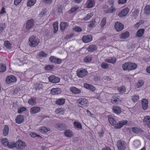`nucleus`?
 <instances>
[{
	"label": "nucleus",
	"instance_id": "nucleus-63",
	"mask_svg": "<svg viewBox=\"0 0 150 150\" xmlns=\"http://www.w3.org/2000/svg\"><path fill=\"white\" fill-rule=\"evenodd\" d=\"M143 84V83L141 81H139L137 83V86L138 88L141 87Z\"/></svg>",
	"mask_w": 150,
	"mask_h": 150
},
{
	"label": "nucleus",
	"instance_id": "nucleus-9",
	"mask_svg": "<svg viewBox=\"0 0 150 150\" xmlns=\"http://www.w3.org/2000/svg\"><path fill=\"white\" fill-rule=\"evenodd\" d=\"M17 81L16 77L13 75L8 76L6 80V82L7 84L16 82Z\"/></svg>",
	"mask_w": 150,
	"mask_h": 150
},
{
	"label": "nucleus",
	"instance_id": "nucleus-1",
	"mask_svg": "<svg viewBox=\"0 0 150 150\" xmlns=\"http://www.w3.org/2000/svg\"><path fill=\"white\" fill-rule=\"evenodd\" d=\"M40 42V40L33 35L30 37L28 39V45L32 47H36Z\"/></svg>",
	"mask_w": 150,
	"mask_h": 150
},
{
	"label": "nucleus",
	"instance_id": "nucleus-41",
	"mask_svg": "<svg viewBox=\"0 0 150 150\" xmlns=\"http://www.w3.org/2000/svg\"><path fill=\"white\" fill-rule=\"evenodd\" d=\"M144 13L146 14H149L150 13V6L146 5L144 9Z\"/></svg>",
	"mask_w": 150,
	"mask_h": 150
},
{
	"label": "nucleus",
	"instance_id": "nucleus-3",
	"mask_svg": "<svg viewBox=\"0 0 150 150\" xmlns=\"http://www.w3.org/2000/svg\"><path fill=\"white\" fill-rule=\"evenodd\" d=\"M78 106L81 107H83L88 104V100L85 98H80L77 100Z\"/></svg>",
	"mask_w": 150,
	"mask_h": 150
},
{
	"label": "nucleus",
	"instance_id": "nucleus-28",
	"mask_svg": "<svg viewBox=\"0 0 150 150\" xmlns=\"http://www.w3.org/2000/svg\"><path fill=\"white\" fill-rule=\"evenodd\" d=\"M65 103V99L63 98H59L57 99L56 101V103L58 105H61Z\"/></svg>",
	"mask_w": 150,
	"mask_h": 150
},
{
	"label": "nucleus",
	"instance_id": "nucleus-7",
	"mask_svg": "<svg viewBox=\"0 0 150 150\" xmlns=\"http://www.w3.org/2000/svg\"><path fill=\"white\" fill-rule=\"evenodd\" d=\"M49 81L53 83H59L60 80V78L55 76L54 75H52L48 77Z\"/></svg>",
	"mask_w": 150,
	"mask_h": 150
},
{
	"label": "nucleus",
	"instance_id": "nucleus-47",
	"mask_svg": "<svg viewBox=\"0 0 150 150\" xmlns=\"http://www.w3.org/2000/svg\"><path fill=\"white\" fill-rule=\"evenodd\" d=\"M132 100L134 102L137 101L139 98L138 95H134L132 96Z\"/></svg>",
	"mask_w": 150,
	"mask_h": 150
},
{
	"label": "nucleus",
	"instance_id": "nucleus-54",
	"mask_svg": "<svg viewBox=\"0 0 150 150\" xmlns=\"http://www.w3.org/2000/svg\"><path fill=\"white\" fill-rule=\"evenodd\" d=\"M93 16V14L92 13H89L87 14L86 16L83 18V20L85 21L89 19L91 17Z\"/></svg>",
	"mask_w": 150,
	"mask_h": 150
},
{
	"label": "nucleus",
	"instance_id": "nucleus-58",
	"mask_svg": "<svg viewBox=\"0 0 150 150\" xmlns=\"http://www.w3.org/2000/svg\"><path fill=\"white\" fill-rule=\"evenodd\" d=\"M30 135L32 137H36L37 136L40 138H42V137L41 136L37 134L34 132L31 133L30 134Z\"/></svg>",
	"mask_w": 150,
	"mask_h": 150
},
{
	"label": "nucleus",
	"instance_id": "nucleus-51",
	"mask_svg": "<svg viewBox=\"0 0 150 150\" xmlns=\"http://www.w3.org/2000/svg\"><path fill=\"white\" fill-rule=\"evenodd\" d=\"M8 147L9 148H16V143H9Z\"/></svg>",
	"mask_w": 150,
	"mask_h": 150
},
{
	"label": "nucleus",
	"instance_id": "nucleus-49",
	"mask_svg": "<svg viewBox=\"0 0 150 150\" xmlns=\"http://www.w3.org/2000/svg\"><path fill=\"white\" fill-rule=\"evenodd\" d=\"M119 92L121 93H125V89L124 86H122L118 88Z\"/></svg>",
	"mask_w": 150,
	"mask_h": 150
},
{
	"label": "nucleus",
	"instance_id": "nucleus-59",
	"mask_svg": "<svg viewBox=\"0 0 150 150\" xmlns=\"http://www.w3.org/2000/svg\"><path fill=\"white\" fill-rule=\"evenodd\" d=\"M87 50L89 52H92L94 50V45H90L87 48Z\"/></svg>",
	"mask_w": 150,
	"mask_h": 150
},
{
	"label": "nucleus",
	"instance_id": "nucleus-30",
	"mask_svg": "<svg viewBox=\"0 0 150 150\" xmlns=\"http://www.w3.org/2000/svg\"><path fill=\"white\" fill-rule=\"evenodd\" d=\"M93 0H88L86 4V7L88 8H91L93 6Z\"/></svg>",
	"mask_w": 150,
	"mask_h": 150
},
{
	"label": "nucleus",
	"instance_id": "nucleus-64",
	"mask_svg": "<svg viewBox=\"0 0 150 150\" xmlns=\"http://www.w3.org/2000/svg\"><path fill=\"white\" fill-rule=\"evenodd\" d=\"M126 2L127 0H118V3L119 4H123L125 3Z\"/></svg>",
	"mask_w": 150,
	"mask_h": 150
},
{
	"label": "nucleus",
	"instance_id": "nucleus-33",
	"mask_svg": "<svg viewBox=\"0 0 150 150\" xmlns=\"http://www.w3.org/2000/svg\"><path fill=\"white\" fill-rule=\"evenodd\" d=\"M58 23L57 22H54L53 24L54 30L53 32L54 33H56L58 30Z\"/></svg>",
	"mask_w": 150,
	"mask_h": 150
},
{
	"label": "nucleus",
	"instance_id": "nucleus-40",
	"mask_svg": "<svg viewBox=\"0 0 150 150\" xmlns=\"http://www.w3.org/2000/svg\"><path fill=\"white\" fill-rule=\"evenodd\" d=\"M55 112L57 114L62 115L64 113V110L62 108H58L56 110Z\"/></svg>",
	"mask_w": 150,
	"mask_h": 150
},
{
	"label": "nucleus",
	"instance_id": "nucleus-42",
	"mask_svg": "<svg viewBox=\"0 0 150 150\" xmlns=\"http://www.w3.org/2000/svg\"><path fill=\"white\" fill-rule=\"evenodd\" d=\"M7 138H4L1 140V143L4 146H8L9 143L7 141Z\"/></svg>",
	"mask_w": 150,
	"mask_h": 150
},
{
	"label": "nucleus",
	"instance_id": "nucleus-48",
	"mask_svg": "<svg viewBox=\"0 0 150 150\" xmlns=\"http://www.w3.org/2000/svg\"><path fill=\"white\" fill-rule=\"evenodd\" d=\"M5 28V25L4 23H0V33L3 32Z\"/></svg>",
	"mask_w": 150,
	"mask_h": 150
},
{
	"label": "nucleus",
	"instance_id": "nucleus-34",
	"mask_svg": "<svg viewBox=\"0 0 150 150\" xmlns=\"http://www.w3.org/2000/svg\"><path fill=\"white\" fill-rule=\"evenodd\" d=\"M6 69V67L5 64L0 63V72H3Z\"/></svg>",
	"mask_w": 150,
	"mask_h": 150
},
{
	"label": "nucleus",
	"instance_id": "nucleus-20",
	"mask_svg": "<svg viewBox=\"0 0 150 150\" xmlns=\"http://www.w3.org/2000/svg\"><path fill=\"white\" fill-rule=\"evenodd\" d=\"M112 110L114 113L119 114L121 112V110L120 108L118 106H114L112 108Z\"/></svg>",
	"mask_w": 150,
	"mask_h": 150
},
{
	"label": "nucleus",
	"instance_id": "nucleus-17",
	"mask_svg": "<svg viewBox=\"0 0 150 150\" xmlns=\"http://www.w3.org/2000/svg\"><path fill=\"white\" fill-rule=\"evenodd\" d=\"M129 11V9L128 8H125L122 10L121 12L119 13L118 16L120 17H122L126 16Z\"/></svg>",
	"mask_w": 150,
	"mask_h": 150
},
{
	"label": "nucleus",
	"instance_id": "nucleus-53",
	"mask_svg": "<svg viewBox=\"0 0 150 150\" xmlns=\"http://www.w3.org/2000/svg\"><path fill=\"white\" fill-rule=\"evenodd\" d=\"M102 68L104 69H107L109 67V64L105 63H102L101 65Z\"/></svg>",
	"mask_w": 150,
	"mask_h": 150
},
{
	"label": "nucleus",
	"instance_id": "nucleus-19",
	"mask_svg": "<svg viewBox=\"0 0 150 150\" xmlns=\"http://www.w3.org/2000/svg\"><path fill=\"white\" fill-rule=\"evenodd\" d=\"M142 108L144 110H146L148 107V100L146 99H143L142 101Z\"/></svg>",
	"mask_w": 150,
	"mask_h": 150
},
{
	"label": "nucleus",
	"instance_id": "nucleus-15",
	"mask_svg": "<svg viewBox=\"0 0 150 150\" xmlns=\"http://www.w3.org/2000/svg\"><path fill=\"white\" fill-rule=\"evenodd\" d=\"M92 40V36L90 35H84L82 38V40L83 42L87 43L91 41Z\"/></svg>",
	"mask_w": 150,
	"mask_h": 150
},
{
	"label": "nucleus",
	"instance_id": "nucleus-31",
	"mask_svg": "<svg viewBox=\"0 0 150 150\" xmlns=\"http://www.w3.org/2000/svg\"><path fill=\"white\" fill-rule=\"evenodd\" d=\"M74 126L78 128L79 129H81L82 128V126L81 124L78 122L74 121Z\"/></svg>",
	"mask_w": 150,
	"mask_h": 150
},
{
	"label": "nucleus",
	"instance_id": "nucleus-44",
	"mask_svg": "<svg viewBox=\"0 0 150 150\" xmlns=\"http://www.w3.org/2000/svg\"><path fill=\"white\" fill-rule=\"evenodd\" d=\"M11 45L10 42L8 41H5L4 45L8 49H11Z\"/></svg>",
	"mask_w": 150,
	"mask_h": 150
},
{
	"label": "nucleus",
	"instance_id": "nucleus-55",
	"mask_svg": "<svg viewBox=\"0 0 150 150\" xmlns=\"http://www.w3.org/2000/svg\"><path fill=\"white\" fill-rule=\"evenodd\" d=\"M47 54L45 53L43 51H41L39 53L38 56L40 57H46Z\"/></svg>",
	"mask_w": 150,
	"mask_h": 150
},
{
	"label": "nucleus",
	"instance_id": "nucleus-26",
	"mask_svg": "<svg viewBox=\"0 0 150 150\" xmlns=\"http://www.w3.org/2000/svg\"><path fill=\"white\" fill-rule=\"evenodd\" d=\"M9 127L7 125H5L4 128L3 129V134L4 136H6L8 133Z\"/></svg>",
	"mask_w": 150,
	"mask_h": 150
},
{
	"label": "nucleus",
	"instance_id": "nucleus-21",
	"mask_svg": "<svg viewBox=\"0 0 150 150\" xmlns=\"http://www.w3.org/2000/svg\"><path fill=\"white\" fill-rule=\"evenodd\" d=\"M16 123L18 124L21 123L24 120L23 117L21 115H19L16 119Z\"/></svg>",
	"mask_w": 150,
	"mask_h": 150
},
{
	"label": "nucleus",
	"instance_id": "nucleus-23",
	"mask_svg": "<svg viewBox=\"0 0 150 150\" xmlns=\"http://www.w3.org/2000/svg\"><path fill=\"white\" fill-rule=\"evenodd\" d=\"M36 99L34 97H32L28 100V103L30 105H34L36 104Z\"/></svg>",
	"mask_w": 150,
	"mask_h": 150
},
{
	"label": "nucleus",
	"instance_id": "nucleus-36",
	"mask_svg": "<svg viewBox=\"0 0 150 150\" xmlns=\"http://www.w3.org/2000/svg\"><path fill=\"white\" fill-rule=\"evenodd\" d=\"M105 61L106 62L114 64L116 62V59L114 58H111V59H105Z\"/></svg>",
	"mask_w": 150,
	"mask_h": 150
},
{
	"label": "nucleus",
	"instance_id": "nucleus-61",
	"mask_svg": "<svg viewBox=\"0 0 150 150\" xmlns=\"http://www.w3.org/2000/svg\"><path fill=\"white\" fill-rule=\"evenodd\" d=\"M26 110V108L24 107H23L18 109V112L19 113H21L23 111L25 110Z\"/></svg>",
	"mask_w": 150,
	"mask_h": 150
},
{
	"label": "nucleus",
	"instance_id": "nucleus-43",
	"mask_svg": "<svg viewBox=\"0 0 150 150\" xmlns=\"http://www.w3.org/2000/svg\"><path fill=\"white\" fill-rule=\"evenodd\" d=\"M108 120L109 122L113 125H114L116 124V121L112 117H109Z\"/></svg>",
	"mask_w": 150,
	"mask_h": 150
},
{
	"label": "nucleus",
	"instance_id": "nucleus-29",
	"mask_svg": "<svg viewBox=\"0 0 150 150\" xmlns=\"http://www.w3.org/2000/svg\"><path fill=\"white\" fill-rule=\"evenodd\" d=\"M84 87L88 89L91 90L92 91H94V87L93 86L87 83H85L84 84Z\"/></svg>",
	"mask_w": 150,
	"mask_h": 150
},
{
	"label": "nucleus",
	"instance_id": "nucleus-50",
	"mask_svg": "<svg viewBox=\"0 0 150 150\" xmlns=\"http://www.w3.org/2000/svg\"><path fill=\"white\" fill-rule=\"evenodd\" d=\"M91 58L90 56H87L86 57L83 59L84 61L85 62H88L91 61Z\"/></svg>",
	"mask_w": 150,
	"mask_h": 150
},
{
	"label": "nucleus",
	"instance_id": "nucleus-22",
	"mask_svg": "<svg viewBox=\"0 0 150 150\" xmlns=\"http://www.w3.org/2000/svg\"><path fill=\"white\" fill-rule=\"evenodd\" d=\"M55 127L56 128L59 129L60 130H62L66 128V126L63 124L59 123V124L56 125H55Z\"/></svg>",
	"mask_w": 150,
	"mask_h": 150
},
{
	"label": "nucleus",
	"instance_id": "nucleus-4",
	"mask_svg": "<svg viewBox=\"0 0 150 150\" xmlns=\"http://www.w3.org/2000/svg\"><path fill=\"white\" fill-rule=\"evenodd\" d=\"M16 148L19 150L23 149L26 146L25 143L21 140H19L16 142Z\"/></svg>",
	"mask_w": 150,
	"mask_h": 150
},
{
	"label": "nucleus",
	"instance_id": "nucleus-32",
	"mask_svg": "<svg viewBox=\"0 0 150 150\" xmlns=\"http://www.w3.org/2000/svg\"><path fill=\"white\" fill-rule=\"evenodd\" d=\"M43 86L42 84L40 83H36L34 85V87L35 89L36 90H39L42 89Z\"/></svg>",
	"mask_w": 150,
	"mask_h": 150
},
{
	"label": "nucleus",
	"instance_id": "nucleus-37",
	"mask_svg": "<svg viewBox=\"0 0 150 150\" xmlns=\"http://www.w3.org/2000/svg\"><path fill=\"white\" fill-rule=\"evenodd\" d=\"M64 134L67 137H71L72 136V133L71 131L67 130L64 132Z\"/></svg>",
	"mask_w": 150,
	"mask_h": 150
},
{
	"label": "nucleus",
	"instance_id": "nucleus-13",
	"mask_svg": "<svg viewBox=\"0 0 150 150\" xmlns=\"http://www.w3.org/2000/svg\"><path fill=\"white\" fill-rule=\"evenodd\" d=\"M115 27L117 31H120L123 29L124 25L121 23L117 22L115 23Z\"/></svg>",
	"mask_w": 150,
	"mask_h": 150
},
{
	"label": "nucleus",
	"instance_id": "nucleus-39",
	"mask_svg": "<svg viewBox=\"0 0 150 150\" xmlns=\"http://www.w3.org/2000/svg\"><path fill=\"white\" fill-rule=\"evenodd\" d=\"M36 1V0H28L27 5L28 6H31L34 4Z\"/></svg>",
	"mask_w": 150,
	"mask_h": 150
},
{
	"label": "nucleus",
	"instance_id": "nucleus-45",
	"mask_svg": "<svg viewBox=\"0 0 150 150\" xmlns=\"http://www.w3.org/2000/svg\"><path fill=\"white\" fill-rule=\"evenodd\" d=\"M106 21V18L105 17H104L102 19L100 23V25L101 27L103 28L105 25Z\"/></svg>",
	"mask_w": 150,
	"mask_h": 150
},
{
	"label": "nucleus",
	"instance_id": "nucleus-14",
	"mask_svg": "<svg viewBox=\"0 0 150 150\" xmlns=\"http://www.w3.org/2000/svg\"><path fill=\"white\" fill-rule=\"evenodd\" d=\"M143 122L144 125L150 128V116H145L143 119Z\"/></svg>",
	"mask_w": 150,
	"mask_h": 150
},
{
	"label": "nucleus",
	"instance_id": "nucleus-24",
	"mask_svg": "<svg viewBox=\"0 0 150 150\" xmlns=\"http://www.w3.org/2000/svg\"><path fill=\"white\" fill-rule=\"evenodd\" d=\"M70 90L72 93L75 94L80 93L81 91L80 90L77 88L75 87H72L70 88Z\"/></svg>",
	"mask_w": 150,
	"mask_h": 150
},
{
	"label": "nucleus",
	"instance_id": "nucleus-56",
	"mask_svg": "<svg viewBox=\"0 0 150 150\" xmlns=\"http://www.w3.org/2000/svg\"><path fill=\"white\" fill-rule=\"evenodd\" d=\"M119 99H117L116 98V99H114L113 98H112L111 99V102L113 104H117L118 103V101Z\"/></svg>",
	"mask_w": 150,
	"mask_h": 150
},
{
	"label": "nucleus",
	"instance_id": "nucleus-16",
	"mask_svg": "<svg viewBox=\"0 0 150 150\" xmlns=\"http://www.w3.org/2000/svg\"><path fill=\"white\" fill-rule=\"evenodd\" d=\"M40 110L39 107L35 106L31 108L30 112L32 114H35L39 112Z\"/></svg>",
	"mask_w": 150,
	"mask_h": 150
},
{
	"label": "nucleus",
	"instance_id": "nucleus-10",
	"mask_svg": "<svg viewBox=\"0 0 150 150\" xmlns=\"http://www.w3.org/2000/svg\"><path fill=\"white\" fill-rule=\"evenodd\" d=\"M49 60L52 62L59 64L62 62V60L54 56H52L49 58Z\"/></svg>",
	"mask_w": 150,
	"mask_h": 150
},
{
	"label": "nucleus",
	"instance_id": "nucleus-11",
	"mask_svg": "<svg viewBox=\"0 0 150 150\" xmlns=\"http://www.w3.org/2000/svg\"><path fill=\"white\" fill-rule=\"evenodd\" d=\"M127 121L124 120L120 121L119 123L115 125V129H119L121 128L123 126L127 124Z\"/></svg>",
	"mask_w": 150,
	"mask_h": 150
},
{
	"label": "nucleus",
	"instance_id": "nucleus-25",
	"mask_svg": "<svg viewBox=\"0 0 150 150\" xmlns=\"http://www.w3.org/2000/svg\"><path fill=\"white\" fill-rule=\"evenodd\" d=\"M68 26V24L67 23L61 22L60 24V29L62 31H64Z\"/></svg>",
	"mask_w": 150,
	"mask_h": 150
},
{
	"label": "nucleus",
	"instance_id": "nucleus-46",
	"mask_svg": "<svg viewBox=\"0 0 150 150\" xmlns=\"http://www.w3.org/2000/svg\"><path fill=\"white\" fill-rule=\"evenodd\" d=\"M54 67L53 65H48L46 66L45 67V69L47 71L52 70Z\"/></svg>",
	"mask_w": 150,
	"mask_h": 150
},
{
	"label": "nucleus",
	"instance_id": "nucleus-60",
	"mask_svg": "<svg viewBox=\"0 0 150 150\" xmlns=\"http://www.w3.org/2000/svg\"><path fill=\"white\" fill-rule=\"evenodd\" d=\"M79 7L76 6H75L73 8H71V13H73L74 12H75L77 10H78V9L79 8Z\"/></svg>",
	"mask_w": 150,
	"mask_h": 150
},
{
	"label": "nucleus",
	"instance_id": "nucleus-52",
	"mask_svg": "<svg viewBox=\"0 0 150 150\" xmlns=\"http://www.w3.org/2000/svg\"><path fill=\"white\" fill-rule=\"evenodd\" d=\"M132 130L134 133H138L141 130L137 127H133L132 128Z\"/></svg>",
	"mask_w": 150,
	"mask_h": 150
},
{
	"label": "nucleus",
	"instance_id": "nucleus-6",
	"mask_svg": "<svg viewBox=\"0 0 150 150\" xmlns=\"http://www.w3.org/2000/svg\"><path fill=\"white\" fill-rule=\"evenodd\" d=\"M108 3L109 5H112L110 8H109L105 12L106 13H112L114 12L116 10L115 8L113 6L114 1L113 0H108Z\"/></svg>",
	"mask_w": 150,
	"mask_h": 150
},
{
	"label": "nucleus",
	"instance_id": "nucleus-27",
	"mask_svg": "<svg viewBox=\"0 0 150 150\" xmlns=\"http://www.w3.org/2000/svg\"><path fill=\"white\" fill-rule=\"evenodd\" d=\"M129 32L126 31L125 33H122L120 35V38L124 39L127 38L129 36Z\"/></svg>",
	"mask_w": 150,
	"mask_h": 150
},
{
	"label": "nucleus",
	"instance_id": "nucleus-8",
	"mask_svg": "<svg viewBox=\"0 0 150 150\" xmlns=\"http://www.w3.org/2000/svg\"><path fill=\"white\" fill-rule=\"evenodd\" d=\"M87 74V71L85 69L78 70L77 71V75L81 78Z\"/></svg>",
	"mask_w": 150,
	"mask_h": 150
},
{
	"label": "nucleus",
	"instance_id": "nucleus-18",
	"mask_svg": "<svg viewBox=\"0 0 150 150\" xmlns=\"http://www.w3.org/2000/svg\"><path fill=\"white\" fill-rule=\"evenodd\" d=\"M61 92V89L59 88H52L51 91V94L54 95L60 93Z\"/></svg>",
	"mask_w": 150,
	"mask_h": 150
},
{
	"label": "nucleus",
	"instance_id": "nucleus-38",
	"mask_svg": "<svg viewBox=\"0 0 150 150\" xmlns=\"http://www.w3.org/2000/svg\"><path fill=\"white\" fill-rule=\"evenodd\" d=\"M40 130L42 132H47L49 131H50V129L49 128L45 127H41L40 128Z\"/></svg>",
	"mask_w": 150,
	"mask_h": 150
},
{
	"label": "nucleus",
	"instance_id": "nucleus-2",
	"mask_svg": "<svg viewBox=\"0 0 150 150\" xmlns=\"http://www.w3.org/2000/svg\"><path fill=\"white\" fill-rule=\"evenodd\" d=\"M137 67V64L127 62L122 65V68L124 71L131 70L136 69Z\"/></svg>",
	"mask_w": 150,
	"mask_h": 150
},
{
	"label": "nucleus",
	"instance_id": "nucleus-62",
	"mask_svg": "<svg viewBox=\"0 0 150 150\" xmlns=\"http://www.w3.org/2000/svg\"><path fill=\"white\" fill-rule=\"evenodd\" d=\"M100 81V77L96 75L94 78V81L97 83L99 82Z\"/></svg>",
	"mask_w": 150,
	"mask_h": 150
},
{
	"label": "nucleus",
	"instance_id": "nucleus-57",
	"mask_svg": "<svg viewBox=\"0 0 150 150\" xmlns=\"http://www.w3.org/2000/svg\"><path fill=\"white\" fill-rule=\"evenodd\" d=\"M73 30L75 31L78 32H80L82 31L81 28L80 27L78 26L74 28Z\"/></svg>",
	"mask_w": 150,
	"mask_h": 150
},
{
	"label": "nucleus",
	"instance_id": "nucleus-12",
	"mask_svg": "<svg viewBox=\"0 0 150 150\" xmlns=\"http://www.w3.org/2000/svg\"><path fill=\"white\" fill-rule=\"evenodd\" d=\"M34 26V21L33 19L29 20L27 23L26 28L27 30H29L33 28Z\"/></svg>",
	"mask_w": 150,
	"mask_h": 150
},
{
	"label": "nucleus",
	"instance_id": "nucleus-5",
	"mask_svg": "<svg viewBox=\"0 0 150 150\" xmlns=\"http://www.w3.org/2000/svg\"><path fill=\"white\" fill-rule=\"evenodd\" d=\"M117 145L119 150H125L126 149V143L124 141L118 140Z\"/></svg>",
	"mask_w": 150,
	"mask_h": 150
},
{
	"label": "nucleus",
	"instance_id": "nucleus-35",
	"mask_svg": "<svg viewBox=\"0 0 150 150\" xmlns=\"http://www.w3.org/2000/svg\"><path fill=\"white\" fill-rule=\"evenodd\" d=\"M144 30L143 29H141L138 30L137 33L136 35L138 37H141L144 33Z\"/></svg>",
	"mask_w": 150,
	"mask_h": 150
}]
</instances>
